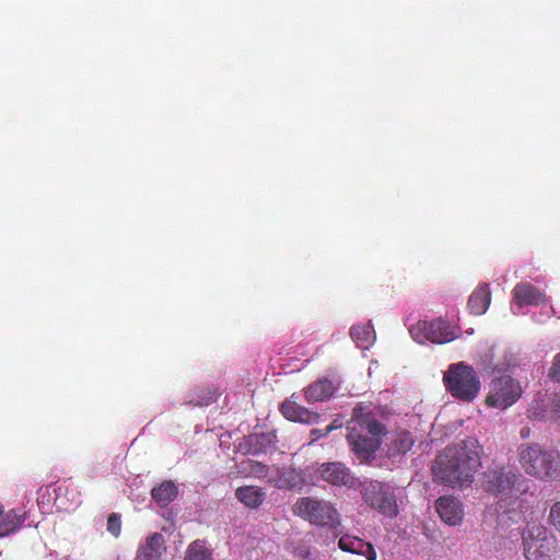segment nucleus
Wrapping results in <instances>:
<instances>
[{"mask_svg":"<svg viewBox=\"0 0 560 560\" xmlns=\"http://www.w3.org/2000/svg\"><path fill=\"white\" fill-rule=\"evenodd\" d=\"M347 431L350 451L362 464L370 463L375 458L376 452L387 434L386 425L376 419L371 405L365 404L353 408Z\"/></svg>","mask_w":560,"mask_h":560,"instance_id":"obj_1","label":"nucleus"},{"mask_svg":"<svg viewBox=\"0 0 560 560\" xmlns=\"http://www.w3.org/2000/svg\"><path fill=\"white\" fill-rule=\"evenodd\" d=\"M517 458L527 475L540 480L553 478L558 469L559 453L546 450L536 443L520 445Z\"/></svg>","mask_w":560,"mask_h":560,"instance_id":"obj_2","label":"nucleus"},{"mask_svg":"<svg viewBox=\"0 0 560 560\" xmlns=\"http://www.w3.org/2000/svg\"><path fill=\"white\" fill-rule=\"evenodd\" d=\"M293 512L316 526L329 529H336L340 526L339 512L330 502L325 500L311 497L300 498L293 506Z\"/></svg>","mask_w":560,"mask_h":560,"instance_id":"obj_3","label":"nucleus"},{"mask_svg":"<svg viewBox=\"0 0 560 560\" xmlns=\"http://www.w3.org/2000/svg\"><path fill=\"white\" fill-rule=\"evenodd\" d=\"M522 542L526 560H552L557 552L556 537L539 524L526 525Z\"/></svg>","mask_w":560,"mask_h":560,"instance_id":"obj_4","label":"nucleus"},{"mask_svg":"<svg viewBox=\"0 0 560 560\" xmlns=\"http://www.w3.org/2000/svg\"><path fill=\"white\" fill-rule=\"evenodd\" d=\"M483 448L478 440L467 436L457 443V488L469 487L481 468Z\"/></svg>","mask_w":560,"mask_h":560,"instance_id":"obj_5","label":"nucleus"},{"mask_svg":"<svg viewBox=\"0 0 560 560\" xmlns=\"http://www.w3.org/2000/svg\"><path fill=\"white\" fill-rule=\"evenodd\" d=\"M364 502L382 515L394 518L398 515V505L393 489L381 481L370 480L361 485Z\"/></svg>","mask_w":560,"mask_h":560,"instance_id":"obj_6","label":"nucleus"},{"mask_svg":"<svg viewBox=\"0 0 560 560\" xmlns=\"http://www.w3.org/2000/svg\"><path fill=\"white\" fill-rule=\"evenodd\" d=\"M409 332L413 340L419 343L430 341L442 345L455 339L454 327L443 318H438L432 322L419 320L410 326Z\"/></svg>","mask_w":560,"mask_h":560,"instance_id":"obj_7","label":"nucleus"},{"mask_svg":"<svg viewBox=\"0 0 560 560\" xmlns=\"http://www.w3.org/2000/svg\"><path fill=\"white\" fill-rule=\"evenodd\" d=\"M522 392L516 380L511 376H501L491 382L486 404L490 407L505 409L518 400Z\"/></svg>","mask_w":560,"mask_h":560,"instance_id":"obj_8","label":"nucleus"},{"mask_svg":"<svg viewBox=\"0 0 560 560\" xmlns=\"http://www.w3.org/2000/svg\"><path fill=\"white\" fill-rule=\"evenodd\" d=\"M486 478L487 491L501 499L511 498L514 492L518 491V489H515L516 485L524 481L521 474L505 470L504 468H495L488 471Z\"/></svg>","mask_w":560,"mask_h":560,"instance_id":"obj_9","label":"nucleus"},{"mask_svg":"<svg viewBox=\"0 0 560 560\" xmlns=\"http://www.w3.org/2000/svg\"><path fill=\"white\" fill-rule=\"evenodd\" d=\"M480 390L479 378L472 368L457 363V399L470 401Z\"/></svg>","mask_w":560,"mask_h":560,"instance_id":"obj_10","label":"nucleus"},{"mask_svg":"<svg viewBox=\"0 0 560 560\" xmlns=\"http://www.w3.org/2000/svg\"><path fill=\"white\" fill-rule=\"evenodd\" d=\"M318 476L332 486H345L348 488L355 486V477L351 470L342 463H324L317 469Z\"/></svg>","mask_w":560,"mask_h":560,"instance_id":"obj_11","label":"nucleus"},{"mask_svg":"<svg viewBox=\"0 0 560 560\" xmlns=\"http://www.w3.org/2000/svg\"><path fill=\"white\" fill-rule=\"evenodd\" d=\"M434 479L441 483L452 486L455 482V450L446 447L436 456L432 466Z\"/></svg>","mask_w":560,"mask_h":560,"instance_id":"obj_12","label":"nucleus"},{"mask_svg":"<svg viewBox=\"0 0 560 560\" xmlns=\"http://www.w3.org/2000/svg\"><path fill=\"white\" fill-rule=\"evenodd\" d=\"M282 416L293 422L312 424L318 422L319 415L300 406L292 399H285L281 406Z\"/></svg>","mask_w":560,"mask_h":560,"instance_id":"obj_13","label":"nucleus"},{"mask_svg":"<svg viewBox=\"0 0 560 560\" xmlns=\"http://www.w3.org/2000/svg\"><path fill=\"white\" fill-rule=\"evenodd\" d=\"M165 550L166 547L163 535L153 533L139 546L136 560H161Z\"/></svg>","mask_w":560,"mask_h":560,"instance_id":"obj_14","label":"nucleus"},{"mask_svg":"<svg viewBox=\"0 0 560 560\" xmlns=\"http://www.w3.org/2000/svg\"><path fill=\"white\" fill-rule=\"evenodd\" d=\"M338 546L342 551L364 556L368 560H376L373 545L357 536L343 535L339 538Z\"/></svg>","mask_w":560,"mask_h":560,"instance_id":"obj_15","label":"nucleus"},{"mask_svg":"<svg viewBox=\"0 0 560 560\" xmlns=\"http://www.w3.org/2000/svg\"><path fill=\"white\" fill-rule=\"evenodd\" d=\"M513 299L518 306L540 305L545 303V295L532 283L521 282L513 289Z\"/></svg>","mask_w":560,"mask_h":560,"instance_id":"obj_16","label":"nucleus"},{"mask_svg":"<svg viewBox=\"0 0 560 560\" xmlns=\"http://www.w3.org/2000/svg\"><path fill=\"white\" fill-rule=\"evenodd\" d=\"M491 303V292L487 283L477 287L470 294L467 308L472 315H482Z\"/></svg>","mask_w":560,"mask_h":560,"instance_id":"obj_17","label":"nucleus"},{"mask_svg":"<svg viewBox=\"0 0 560 560\" xmlns=\"http://www.w3.org/2000/svg\"><path fill=\"white\" fill-rule=\"evenodd\" d=\"M236 499L249 509L259 508L266 499V493L256 486H242L235 490Z\"/></svg>","mask_w":560,"mask_h":560,"instance_id":"obj_18","label":"nucleus"},{"mask_svg":"<svg viewBox=\"0 0 560 560\" xmlns=\"http://www.w3.org/2000/svg\"><path fill=\"white\" fill-rule=\"evenodd\" d=\"M26 514L21 510L12 509L0 516V537L15 533L24 523Z\"/></svg>","mask_w":560,"mask_h":560,"instance_id":"obj_19","label":"nucleus"},{"mask_svg":"<svg viewBox=\"0 0 560 560\" xmlns=\"http://www.w3.org/2000/svg\"><path fill=\"white\" fill-rule=\"evenodd\" d=\"M335 387L330 380L323 378L307 386L304 390L308 402L322 401L334 394Z\"/></svg>","mask_w":560,"mask_h":560,"instance_id":"obj_20","label":"nucleus"},{"mask_svg":"<svg viewBox=\"0 0 560 560\" xmlns=\"http://www.w3.org/2000/svg\"><path fill=\"white\" fill-rule=\"evenodd\" d=\"M177 494L178 489L176 485L171 480L163 481L151 490L152 499L161 508L167 506L175 500Z\"/></svg>","mask_w":560,"mask_h":560,"instance_id":"obj_21","label":"nucleus"},{"mask_svg":"<svg viewBox=\"0 0 560 560\" xmlns=\"http://www.w3.org/2000/svg\"><path fill=\"white\" fill-rule=\"evenodd\" d=\"M415 444L412 434L407 430L396 432L388 446V456L395 457L397 455L406 454L411 450Z\"/></svg>","mask_w":560,"mask_h":560,"instance_id":"obj_22","label":"nucleus"},{"mask_svg":"<svg viewBox=\"0 0 560 560\" xmlns=\"http://www.w3.org/2000/svg\"><path fill=\"white\" fill-rule=\"evenodd\" d=\"M350 336L355 345L362 349H368L375 340V331L371 324L352 326Z\"/></svg>","mask_w":560,"mask_h":560,"instance_id":"obj_23","label":"nucleus"},{"mask_svg":"<svg viewBox=\"0 0 560 560\" xmlns=\"http://www.w3.org/2000/svg\"><path fill=\"white\" fill-rule=\"evenodd\" d=\"M435 510L441 520L447 525H455V500L451 495L440 497L435 501Z\"/></svg>","mask_w":560,"mask_h":560,"instance_id":"obj_24","label":"nucleus"},{"mask_svg":"<svg viewBox=\"0 0 560 560\" xmlns=\"http://www.w3.org/2000/svg\"><path fill=\"white\" fill-rule=\"evenodd\" d=\"M268 482L279 489H292L296 486V479L292 471L277 468V476L268 479Z\"/></svg>","mask_w":560,"mask_h":560,"instance_id":"obj_25","label":"nucleus"},{"mask_svg":"<svg viewBox=\"0 0 560 560\" xmlns=\"http://www.w3.org/2000/svg\"><path fill=\"white\" fill-rule=\"evenodd\" d=\"M185 560H212V555L205 541L198 539L188 546Z\"/></svg>","mask_w":560,"mask_h":560,"instance_id":"obj_26","label":"nucleus"},{"mask_svg":"<svg viewBox=\"0 0 560 560\" xmlns=\"http://www.w3.org/2000/svg\"><path fill=\"white\" fill-rule=\"evenodd\" d=\"M107 532L113 536L118 537L121 532V518L120 514L112 513L107 518Z\"/></svg>","mask_w":560,"mask_h":560,"instance_id":"obj_27","label":"nucleus"},{"mask_svg":"<svg viewBox=\"0 0 560 560\" xmlns=\"http://www.w3.org/2000/svg\"><path fill=\"white\" fill-rule=\"evenodd\" d=\"M444 383L446 389L455 397V363L450 364L447 371L444 373Z\"/></svg>","mask_w":560,"mask_h":560,"instance_id":"obj_28","label":"nucleus"},{"mask_svg":"<svg viewBox=\"0 0 560 560\" xmlns=\"http://www.w3.org/2000/svg\"><path fill=\"white\" fill-rule=\"evenodd\" d=\"M549 520L555 528L560 532V501L553 503L550 508Z\"/></svg>","mask_w":560,"mask_h":560,"instance_id":"obj_29","label":"nucleus"},{"mask_svg":"<svg viewBox=\"0 0 560 560\" xmlns=\"http://www.w3.org/2000/svg\"><path fill=\"white\" fill-rule=\"evenodd\" d=\"M268 467L261 463L255 462L250 466V472L257 478H266L268 475Z\"/></svg>","mask_w":560,"mask_h":560,"instance_id":"obj_30","label":"nucleus"},{"mask_svg":"<svg viewBox=\"0 0 560 560\" xmlns=\"http://www.w3.org/2000/svg\"><path fill=\"white\" fill-rule=\"evenodd\" d=\"M549 376L556 382H560V353L555 357L553 364L549 371Z\"/></svg>","mask_w":560,"mask_h":560,"instance_id":"obj_31","label":"nucleus"},{"mask_svg":"<svg viewBox=\"0 0 560 560\" xmlns=\"http://www.w3.org/2000/svg\"><path fill=\"white\" fill-rule=\"evenodd\" d=\"M341 423L338 420H334L329 425L324 429L323 435H328L335 429L341 428Z\"/></svg>","mask_w":560,"mask_h":560,"instance_id":"obj_32","label":"nucleus"},{"mask_svg":"<svg viewBox=\"0 0 560 560\" xmlns=\"http://www.w3.org/2000/svg\"><path fill=\"white\" fill-rule=\"evenodd\" d=\"M323 432H324V429H313L311 431V435L313 436V441L319 439V438H324L325 435H323Z\"/></svg>","mask_w":560,"mask_h":560,"instance_id":"obj_33","label":"nucleus"},{"mask_svg":"<svg viewBox=\"0 0 560 560\" xmlns=\"http://www.w3.org/2000/svg\"><path fill=\"white\" fill-rule=\"evenodd\" d=\"M264 439H265V434H261V435H259V434H254V435H250V436H249V443H250V444H254V443H257V444H258V443L260 442V440H264Z\"/></svg>","mask_w":560,"mask_h":560,"instance_id":"obj_34","label":"nucleus"},{"mask_svg":"<svg viewBox=\"0 0 560 560\" xmlns=\"http://www.w3.org/2000/svg\"><path fill=\"white\" fill-rule=\"evenodd\" d=\"M530 434V429L528 427H524L521 429L520 435L522 439H527Z\"/></svg>","mask_w":560,"mask_h":560,"instance_id":"obj_35","label":"nucleus"},{"mask_svg":"<svg viewBox=\"0 0 560 560\" xmlns=\"http://www.w3.org/2000/svg\"><path fill=\"white\" fill-rule=\"evenodd\" d=\"M3 514V506L0 504V516Z\"/></svg>","mask_w":560,"mask_h":560,"instance_id":"obj_36","label":"nucleus"}]
</instances>
